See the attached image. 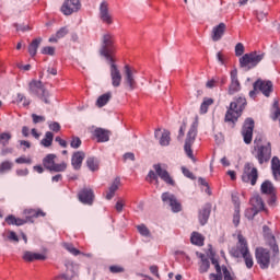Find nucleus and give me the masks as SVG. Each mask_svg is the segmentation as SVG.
I'll return each instance as SVG.
<instances>
[{"instance_id":"f257e3e1","label":"nucleus","mask_w":280,"mask_h":280,"mask_svg":"<svg viewBox=\"0 0 280 280\" xmlns=\"http://www.w3.org/2000/svg\"><path fill=\"white\" fill-rule=\"evenodd\" d=\"M115 45L113 44V37L105 36L103 38V46L101 48V56L107 60L110 65V78H112V85L116 89L121 86V72L117 65H115Z\"/></svg>"},{"instance_id":"f03ea898","label":"nucleus","mask_w":280,"mask_h":280,"mask_svg":"<svg viewBox=\"0 0 280 280\" xmlns=\"http://www.w3.org/2000/svg\"><path fill=\"white\" fill-rule=\"evenodd\" d=\"M252 154L258 161L259 165H264V163H270V159H272V143H264V137L257 136L254 140Z\"/></svg>"},{"instance_id":"7ed1b4c3","label":"nucleus","mask_w":280,"mask_h":280,"mask_svg":"<svg viewBox=\"0 0 280 280\" xmlns=\"http://www.w3.org/2000/svg\"><path fill=\"white\" fill-rule=\"evenodd\" d=\"M238 242L236 244V247L232 248L230 250V255L232 257H235L236 259H240L242 257L245 261V266L248 270L255 266V260L253 259V255L250 254V249L248 248V242H246V238L238 234Z\"/></svg>"},{"instance_id":"20e7f679","label":"nucleus","mask_w":280,"mask_h":280,"mask_svg":"<svg viewBox=\"0 0 280 280\" xmlns=\"http://www.w3.org/2000/svg\"><path fill=\"white\" fill-rule=\"evenodd\" d=\"M246 97L238 96L234 98V102L230 104V107L225 114L224 121L226 124H236L237 119L242 117V113H244V108H246Z\"/></svg>"},{"instance_id":"39448f33","label":"nucleus","mask_w":280,"mask_h":280,"mask_svg":"<svg viewBox=\"0 0 280 280\" xmlns=\"http://www.w3.org/2000/svg\"><path fill=\"white\" fill-rule=\"evenodd\" d=\"M264 60V54L252 51L249 54H245L242 58H240V67L242 69H246L250 71V69H255L257 65Z\"/></svg>"},{"instance_id":"423d86ee","label":"nucleus","mask_w":280,"mask_h":280,"mask_svg":"<svg viewBox=\"0 0 280 280\" xmlns=\"http://www.w3.org/2000/svg\"><path fill=\"white\" fill-rule=\"evenodd\" d=\"M259 179V171L255 167V164L246 162L243 167L242 180L243 183H248L253 187L257 185Z\"/></svg>"},{"instance_id":"0eeeda50","label":"nucleus","mask_w":280,"mask_h":280,"mask_svg":"<svg viewBox=\"0 0 280 280\" xmlns=\"http://www.w3.org/2000/svg\"><path fill=\"white\" fill-rule=\"evenodd\" d=\"M196 137H198V122H194L190 126L184 145L185 153L187 154L188 159H191V161H196L194 158V151L191 150V147L196 141Z\"/></svg>"},{"instance_id":"6e6552de","label":"nucleus","mask_w":280,"mask_h":280,"mask_svg":"<svg viewBox=\"0 0 280 280\" xmlns=\"http://www.w3.org/2000/svg\"><path fill=\"white\" fill-rule=\"evenodd\" d=\"M56 154L50 153L47 154L43 159V166L45 170H48V172H55V173H60V172H67V162H61V163H56Z\"/></svg>"},{"instance_id":"1a4fd4ad","label":"nucleus","mask_w":280,"mask_h":280,"mask_svg":"<svg viewBox=\"0 0 280 280\" xmlns=\"http://www.w3.org/2000/svg\"><path fill=\"white\" fill-rule=\"evenodd\" d=\"M255 257L261 270H268V268H270V250L257 247L255 250Z\"/></svg>"},{"instance_id":"9d476101","label":"nucleus","mask_w":280,"mask_h":280,"mask_svg":"<svg viewBox=\"0 0 280 280\" xmlns=\"http://www.w3.org/2000/svg\"><path fill=\"white\" fill-rule=\"evenodd\" d=\"M30 91L31 93L38 95V97H40V100L45 102V104H49V92L45 90V88L43 86V82L33 80L30 83Z\"/></svg>"},{"instance_id":"9b49d317","label":"nucleus","mask_w":280,"mask_h":280,"mask_svg":"<svg viewBox=\"0 0 280 280\" xmlns=\"http://www.w3.org/2000/svg\"><path fill=\"white\" fill-rule=\"evenodd\" d=\"M253 130H255V120L247 118L243 125L242 135L244 143L250 145L253 143Z\"/></svg>"},{"instance_id":"f8f14e48","label":"nucleus","mask_w":280,"mask_h":280,"mask_svg":"<svg viewBox=\"0 0 280 280\" xmlns=\"http://www.w3.org/2000/svg\"><path fill=\"white\" fill-rule=\"evenodd\" d=\"M262 231L265 233V237L273 253L272 256V261H275V259H277V257L279 256V245H277V240L275 238V235L270 234V228H268L267 225H264Z\"/></svg>"},{"instance_id":"ddd939ff","label":"nucleus","mask_w":280,"mask_h":280,"mask_svg":"<svg viewBox=\"0 0 280 280\" xmlns=\"http://www.w3.org/2000/svg\"><path fill=\"white\" fill-rule=\"evenodd\" d=\"M80 8H82L80 0H66L61 7V12L66 16H71L73 12H79Z\"/></svg>"},{"instance_id":"4468645a","label":"nucleus","mask_w":280,"mask_h":280,"mask_svg":"<svg viewBox=\"0 0 280 280\" xmlns=\"http://www.w3.org/2000/svg\"><path fill=\"white\" fill-rule=\"evenodd\" d=\"M153 170H155L156 175L161 178V180H164L166 185H171L172 187L176 185V182H174L170 175V172H167V168L163 167L162 164H154Z\"/></svg>"},{"instance_id":"2eb2a0df","label":"nucleus","mask_w":280,"mask_h":280,"mask_svg":"<svg viewBox=\"0 0 280 280\" xmlns=\"http://www.w3.org/2000/svg\"><path fill=\"white\" fill-rule=\"evenodd\" d=\"M255 91H260L265 97H270V93L273 91L272 81H264L261 79H258L254 83Z\"/></svg>"},{"instance_id":"dca6fc26","label":"nucleus","mask_w":280,"mask_h":280,"mask_svg":"<svg viewBox=\"0 0 280 280\" xmlns=\"http://www.w3.org/2000/svg\"><path fill=\"white\" fill-rule=\"evenodd\" d=\"M162 201L168 202V205L172 208V211L174 213H178L183 209L180 206V202H178V199H176V196H174L170 192L162 194Z\"/></svg>"},{"instance_id":"f3484780","label":"nucleus","mask_w":280,"mask_h":280,"mask_svg":"<svg viewBox=\"0 0 280 280\" xmlns=\"http://www.w3.org/2000/svg\"><path fill=\"white\" fill-rule=\"evenodd\" d=\"M78 198L83 205L91 206L93 205V200H95V194L91 188H83L79 191Z\"/></svg>"},{"instance_id":"a211bd4d","label":"nucleus","mask_w":280,"mask_h":280,"mask_svg":"<svg viewBox=\"0 0 280 280\" xmlns=\"http://www.w3.org/2000/svg\"><path fill=\"white\" fill-rule=\"evenodd\" d=\"M125 86L129 91L137 89V80H135V72L130 69V66H125Z\"/></svg>"},{"instance_id":"6ab92c4d","label":"nucleus","mask_w":280,"mask_h":280,"mask_svg":"<svg viewBox=\"0 0 280 280\" xmlns=\"http://www.w3.org/2000/svg\"><path fill=\"white\" fill-rule=\"evenodd\" d=\"M100 19L103 23H106V25H110L113 23V15L108 10V4L106 1H103L100 5Z\"/></svg>"},{"instance_id":"aec40b11","label":"nucleus","mask_w":280,"mask_h":280,"mask_svg":"<svg viewBox=\"0 0 280 280\" xmlns=\"http://www.w3.org/2000/svg\"><path fill=\"white\" fill-rule=\"evenodd\" d=\"M23 214L25 215L26 222H34V218H45V215H47V213L45 211H43V209L37 208V209H25L23 211Z\"/></svg>"},{"instance_id":"412c9836","label":"nucleus","mask_w":280,"mask_h":280,"mask_svg":"<svg viewBox=\"0 0 280 280\" xmlns=\"http://www.w3.org/2000/svg\"><path fill=\"white\" fill-rule=\"evenodd\" d=\"M242 85L240 84V80L237 79V70L231 71V84L229 86V95H235V93L240 92Z\"/></svg>"},{"instance_id":"4be33fe9","label":"nucleus","mask_w":280,"mask_h":280,"mask_svg":"<svg viewBox=\"0 0 280 280\" xmlns=\"http://www.w3.org/2000/svg\"><path fill=\"white\" fill-rule=\"evenodd\" d=\"M261 194H265L266 196H271V199L269 201V205H272L275 202V186L272 185V182L265 180L260 186Z\"/></svg>"},{"instance_id":"5701e85b","label":"nucleus","mask_w":280,"mask_h":280,"mask_svg":"<svg viewBox=\"0 0 280 280\" xmlns=\"http://www.w3.org/2000/svg\"><path fill=\"white\" fill-rule=\"evenodd\" d=\"M86 158V154L83 151H77L72 154L71 165L73 170H80L82 167V162Z\"/></svg>"},{"instance_id":"b1692460","label":"nucleus","mask_w":280,"mask_h":280,"mask_svg":"<svg viewBox=\"0 0 280 280\" xmlns=\"http://www.w3.org/2000/svg\"><path fill=\"white\" fill-rule=\"evenodd\" d=\"M94 137L97 139L98 143H106V141H109L110 139V131L103 128H96L94 130Z\"/></svg>"},{"instance_id":"393cba45","label":"nucleus","mask_w":280,"mask_h":280,"mask_svg":"<svg viewBox=\"0 0 280 280\" xmlns=\"http://www.w3.org/2000/svg\"><path fill=\"white\" fill-rule=\"evenodd\" d=\"M24 261H45L47 256L44 254L33 253V252H25L23 255Z\"/></svg>"},{"instance_id":"a878e982","label":"nucleus","mask_w":280,"mask_h":280,"mask_svg":"<svg viewBox=\"0 0 280 280\" xmlns=\"http://www.w3.org/2000/svg\"><path fill=\"white\" fill-rule=\"evenodd\" d=\"M209 215H211V205H206L200 211H199V222L201 226H205L207 222H209Z\"/></svg>"},{"instance_id":"bb28decb","label":"nucleus","mask_w":280,"mask_h":280,"mask_svg":"<svg viewBox=\"0 0 280 280\" xmlns=\"http://www.w3.org/2000/svg\"><path fill=\"white\" fill-rule=\"evenodd\" d=\"M4 222H7V224L9 226H23V224H27V220L21 219V218H16V217H14V214H9L4 219Z\"/></svg>"},{"instance_id":"cd10ccee","label":"nucleus","mask_w":280,"mask_h":280,"mask_svg":"<svg viewBox=\"0 0 280 280\" xmlns=\"http://www.w3.org/2000/svg\"><path fill=\"white\" fill-rule=\"evenodd\" d=\"M43 43V38L37 37L33 39L28 45V54L31 58L36 57V54H38V47H40V44Z\"/></svg>"},{"instance_id":"c85d7f7f","label":"nucleus","mask_w":280,"mask_h":280,"mask_svg":"<svg viewBox=\"0 0 280 280\" xmlns=\"http://www.w3.org/2000/svg\"><path fill=\"white\" fill-rule=\"evenodd\" d=\"M120 185H121V178L116 177L106 194V200H113V198L115 197V191L119 189Z\"/></svg>"},{"instance_id":"c756f323","label":"nucleus","mask_w":280,"mask_h":280,"mask_svg":"<svg viewBox=\"0 0 280 280\" xmlns=\"http://www.w3.org/2000/svg\"><path fill=\"white\" fill-rule=\"evenodd\" d=\"M73 277H75V270H73V266L69 265L67 266V271L65 273H60L55 277L56 280H73Z\"/></svg>"},{"instance_id":"7c9ffc66","label":"nucleus","mask_w":280,"mask_h":280,"mask_svg":"<svg viewBox=\"0 0 280 280\" xmlns=\"http://www.w3.org/2000/svg\"><path fill=\"white\" fill-rule=\"evenodd\" d=\"M250 205H252V209H256V211H264V199H261V196L259 195H255L252 199H250Z\"/></svg>"},{"instance_id":"2f4dec72","label":"nucleus","mask_w":280,"mask_h":280,"mask_svg":"<svg viewBox=\"0 0 280 280\" xmlns=\"http://www.w3.org/2000/svg\"><path fill=\"white\" fill-rule=\"evenodd\" d=\"M271 170H272V174L273 177L276 178V180L280 179V160L277 156H273L271 160Z\"/></svg>"},{"instance_id":"473e14b6","label":"nucleus","mask_w":280,"mask_h":280,"mask_svg":"<svg viewBox=\"0 0 280 280\" xmlns=\"http://www.w3.org/2000/svg\"><path fill=\"white\" fill-rule=\"evenodd\" d=\"M112 97H113V93H110V92H107V93L101 95L96 101V106L98 108H104V106H106L108 104V102H110Z\"/></svg>"},{"instance_id":"72a5a7b5","label":"nucleus","mask_w":280,"mask_h":280,"mask_svg":"<svg viewBox=\"0 0 280 280\" xmlns=\"http://www.w3.org/2000/svg\"><path fill=\"white\" fill-rule=\"evenodd\" d=\"M190 242L195 246H205V236L198 232H192L190 236Z\"/></svg>"},{"instance_id":"f704fd0d","label":"nucleus","mask_w":280,"mask_h":280,"mask_svg":"<svg viewBox=\"0 0 280 280\" xmlns=\"http://www.w3.org/2000/svg\"><path fill=\"white\" fill-rule=\"evenodd\" d=\"M51 143H54V133L51 131H47L45 133V138L42 140V145H44V148H49L51 147Z\"/></svg>"},{"instance_id":"c9c22d12","label":"nucleus","mask_w":280,"mask_h":280,"mask_svg":"<svg viewBox=\"0 0 280 280\" xmlns=\"http://www.w3.org/2000/svg\"><path fill=\"white\" fill-rule=\"evenodd\" d=\"M213 104V98H203V102L200 105V114L205 115L209 110V106Z\"/></svg>"},{"instance_id":"e433bc0d","label":"nucleus","mask_w":280,"mask_h":280,"mask_svg":"<svg viewBox=\"0 0 280 280\" xmlns=\"http://www.w3.org/2000/svg\"><path fill=\"white\" fill-rule=\"evenodd\" d=\"M10 139H12V133L10 132L0 133V145L2 148H5V145H9Z\"/></svg>"},{"instance_id":"4c0bfd02","label":"nucleus","mask_w":280,"mask_h":280,"mask_svg":"<svg viewBox=\"0 0 280 280\" xmlns=\"http://www.w3.org/2000/svg\"><path fill=\"white\" fill-rule=\"evenodd\" d=\"M13 167H14V163L10 161H3L0 164V174H5V172H11Z\"/></svg>"},{"instance_id":"58836bf2","label":"nucleus","mask_w":280,"mask_h":280,"mask_svg":"<svg viewBox=\"0 0 280 280\" xmlns=\"http://www.w3.org/2000/svg\"><path fill=\"white\" fill-rule=\"evenodd\" d=\"M210 267H211V264L209 262V258H205V255H202L199 272L205 273L209 270Z\"/></svg>"},{"instance_id":"ea45409f","label":"nucleus","mask_w":280,"mask_h":280,"mask_svg":"<svg viewBox=\"0 0 280 280\" xmlns=\"http://www.w3.org/2000/svg\"><path fill=\"white\" fill-rule=\"evenodd\" d=\"M63 248L71 253V255H74V257H78V255H82V252L75 248L71 243H63Z\"/></svg>"},{"instance_id":"a19ab883","label":"nucleus","mask_w":280,"mask_h":280,"mask_svg":"<svg viewBox=\"0 0 280 280\" xmlns=\"http://www.w3.org/2000/svg\"><path fill=\"white\" fill-rule=\"evenodd\" d=\"M272 110L273 112H272L271 118L273 119V121H277V119H279V117H280V108H279L278 100L273 101Z\"/></svg>"},{"instance_id":"79ce46f5","label":"nucleus","mask_w":280,"mask_h":280,"mask_svg":"<svg viewBox=\"0 0 280 280\" xmlns=\"http://www.w3.org/2000/svg\"><path fill=\"white\" fill-rule=\"evenodd\" d=\"M86 165L91 172H97L100 170V164L93 158H89L86 160Z\"/></svg>"},{"instance_id":"37998d69","label":"nucleus","mask_w":280,"mask_h":280,"mask_svg":"<svg viewBox=\"0 0 280 280\" xmlns=\"http://www.w3.org/2000/svg\"><path fill=\"white\" fill-rule=\"evenodd\" d=\"M170 131L168 130H164L161 138H160V145H167L171 141L170 138Z\"/></svg>"},{"instance_id":"c03bdc74","label":"nucleus","mask_w":280,"mask_h":280,"mask_svg":"<svg viewBox=\"0 0 280 280\" xmlns=\"http://www.w3.org/2000/svg\"><path fill=\"white\" fill-rule=\"evenodd\" d=\"M224 30H226V25L224 23L219 24L213 28V36H222L224 34Z\"/></svg>"},{"instance_id":"a18cd8bd","label":"nucleus","mask_w":280,"mask_h":280,"mask_svg":"<svg viewBox=\"0 0 280 280\" xmlns=\"http://www.w3.org/2000/svg\"><path fill=\"white\" fill-rule=\"evenodd\" d=\"M137 229L140 235H142L143 237H150V230L148 229V226H145L144 224H141V225H138Z\"/></svg>"},{"instance_id":"49530a36","label":"nucleus","mask_w":280,"mask_h":280,"mask_svg":"<svg viewBox=\"0 0 280 280\" xmlns=\"http://www.w3.org/2000/svg\"><path fill=\"white\" fill-rule=\"evenodd\" d=\"M257 213H259V211H257V209L255 208H248L246 211H245V217L247 220H253Z\"/></svg>"},{"instance_id":"de8ad7c7","label":"nucleus","mask_w":280,"mask_h":280,"mask_svg":"<svg viewBox=\"0 0 280 280\" xmlns=\"http://www.w3.org/2000/svg\"><path fill=\"white\" fill-rule=\"evenodd\" d=\"M80 145H82V140L79 137L73 136L70 141V147L73 148V150H78Z\"/></svg>"},{"instance_id":"09e8293b","label":"nucleus","mask_w":280,"mask_h":280,"mask_svg":"<svg viewBox=\"0 0 280 280\" xmlns=\"http://www.w3.org/2000/svg\"><path fill=\"white\" fill-rule=\"evenodd\" d=\"M42 54L44 56H55L56 55V48L51 46H46L42 48Z\"/></svg>"},{"instance_id":"8fccbe9b","label":"nucleus","mask_w":280,"mask_h":280,"mask_svg":"<svg viewBox=\"0 0 280 280\" xmlns=\"http://www.w3.org/2000/svg\"><path fill=\"white\" fill-rule=\"evenodd\" d=\"M15 163H18V165H23V164L31 165L32 159L25 158V156H20L18 159H15Z\"/></svg>"},{"instance_id":"3c124183","label":"nucleus","mask_w":280,"mask_h":280,"mask_svg":"<svg viewBox=\"0 0 280 280\" xmlns=\"http://www.w3.org/2000/svg\"><path fill=\"white\" fill-rule=\"evenodd\" d=\"M21 102H23V106H30V100H27V97H25V95L19 93L16 104H21Z\"/></svg>"},{"instance_id":"603ef678","label":"nucleus","mask_w":280,"mask_h":280,"mask_svg":"<svg viewBox=\"0 0 280 280\" xmlns=\"http://www.w3.org/2000/svg\"><path fill=\"white\" fill-rule=\"evenodd\" d=\"M33 124H45L47 118L45 116H38L36 114H32Z\"/></svg>"},{"instance_id":"864d4df0","label":"nucleus","mask_w":280,"mask_h":280,"mask_svg":"<svg viewBox=\"0 0 280 280\" xmlns=\"http://www.w3.org/2000/svg\"><path fill=\"white\" fill-rule=\"evenodd\" d=\"M182 172L184 176H186V178H190L191 180L196 179V176H194V173H191V171H189L187 167L183 166Z\"/></svg>"},{"instance_id":"5fc2aeb1","label":"nucleus","mask_w":280,"mask_h":280,"mask_svg":"<svg viewBox=\"0 0 280 280\" xmlns=\"http://www.w3.org/2000/svg\"><path fill=\"white\" fill-rule=\"evenodd\" d=\"M244 55V44L238 43L235 46V56H243Z\"/></svg>"},{"instance_id":"6e6d98bb","label":"nucleus","mask_w":280,"mask_h":280,"mask_svg":"<svg viewBox=\"0 0 280 280\" xmlns=\"http://www.w3.org/2000/svg\"><path fill=\"white\" fill-rule=\"evenodd\" d=\"M109 271H110L113 275H117V273H119V272H124V267L114 265V266H110V267H109Z\"/></svg>"},{"instance_id":"4d7b16f0","label":"nucleus","mask_w":280,"mask_h":280,"mask_svg":"<svg viewBox=\"0 0 280 280\" xmlns=\"http://www.w3.org/2000/svg\"><path fill=\"white\" fill-rule=\"evenodd\" d=\"M233 224L234 226H240V209L234 210Z\"/></svg>"},{"instance_id":"13d9d810","label":"nucleus","mask_w":280,"mask_h":280,"mask_svg":"<svg viewBox=\"0 0 280 280\" xmlns=\"http://www.w3.org/2000/svg\"><path fill=\"white\" fill-rule=\"evenodd\" d=\"M222 272L224 280H233V276H231V271H229V268L222 267Z\"/></svg>"},{"instance_id":"bf43d9fd","label":"nucleus","mask_w":280,"mask_h":280,"mask_svg":"<svg viewBox=\"0 0 280 280\" xmlns=\"http://www.w3.org/2000/svg\"><path fill=\"white\" fill-rule=\"evenodd\" d=\"M124 199H120L116 202L115 209L118 213H121L124 211Z\"/></svg>"},{"instance_id":"052dcab7","label":"nucleus","mask_w":280,"mask_h":280,"mask_svg":"<svg viewBox=\"0 0 280 280\" xmlns=\"http://www.w3.org/2000/svg\"><path fill=\"white\" fill-rule=\"evenodd\" d=\"M156 178H159L156 173H154V171H150L148 176H147L148 183H152L153 180H156Z\"/></svg>"},{"instance_id":"680f3d73","label":"nucleus","mask_w":280,"mask_h":280,"mask_svg":"<svg viewBox=\"0 0 280 280\" xmlns=\"http://www.w3.org/2000/svg\"><path fill=\"white\" fill-rule=\"evenodd\" d=\"M49 129L52 130V132H60V124L56 121L51 122Z\"/></svg>"},{"instance_id":"e2e57ef3","label":"nucleus","mask_w":280,"mask_h":280,"mask_svg":"<svg viewBox=\"0 0 280 280\" xmlns=\"http://www.w3.org/2000/svg\"><path fill=\"white\" fill-rule=\"evenodd\" d=\"M16 176H27L30 174V170L27 168H19L15 171Z\"/></svg>"},{"instance_id":"0e129e2a","label":"nucleus","mask_w":280,"mask_h":280,"mask_svg":"<svg viewBox=\"0 0 280 280\" xmlns=\"http://www.w3.org/2000/svg\"><path fill=\"white\" fill-rule=\"evenodd\" d=\"M232 201L234 203V210L240 209V197L237 195H232Z\"/></svg>"},{"instance_id":"69168bd1","label":"nucleus","mask_w":280,"mask_h":280,"mask_svg":"<svg viewBox=\"0 0 280 280\" xmlns=\"http://www.w3.org/2000/svg\"><path fill=\"white\" fill-rule=\"evenodd\" d=\"M124 161H135V153H132V152L125 153Z\"/></svg>"},{"instance_id":"338daca9","label":"nucleus","mask_w":280,"mask_h":280,"mask_svg":"<svg viewBox=\"0 0 280 280\" xmlns=\"http://www.w3.org/2000/svg\"><path fill=\"white\" fill-rule=\"evenodd\" d=\"M210 279L211 280H222V271L220 273H210Z\"/></svg>"},{"instance_id":"774afa93","label":"nucleus","mask_w":280,"mask_h":280,"mask_svg":"<svg viewBox=\"0 0 280 280\" xmlns=\"http://www.w3.org/2000/svg\"><path fill=\"white\" fill-rule=\"evenodd\" d=\"M9 240H11V242H19V236L14 233V232H9Z\"/></svg>"}]
</instances>
